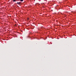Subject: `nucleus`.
Segmentation results:
<instances>
[{
	"label": "nucleus",
	"mask_w": 76,
	"mask_h": 76,
	"mask_svg": "<svg viewBox=\"0 0 76 76\" xmlns=\"http://www.w3.org/2000/svg\"><path fill=\"white\" fill-rule=\"evenodd\" d=\"M16 25V24H15V26Z\"/></svg>",
	"instance_id": "nucleus-4"
},
{
	"label": "nucleus",
	"mask_w": 76,
	"mask_h": 76,
	"mask_svg": "<svg viewBox=\"0 0 76 76\" xmlns=\"http://www.w3.org/2000/svg\"><path fill=\"white\" fill-rule=\"evenodd\" d=\"M21 3V2H17L18 4H19V5H20V4Z\"/></svg>",
	"instance_id": "nucleus-1"
},
{
	"label": "nucleus",
	"mask_w": 76,
	"mask_h": 76,
	"mask_svg": "<svg viewBox=\"0 0 76 76\" xmlns=\"http://www.w3.org/2000/svg\"><path fill=\"white\" fill-rule=\"evenodd\" d=\"M13 1H14V2L15 1H16V0H13Z\"/></svg>",
	"instance_id": "nucleus-2"
},
{
	"label": "nucleus",
	"mask_w": 76,
	"mask_h": 76,
	"mask_svg": "<svg viewBox=\"0 0 76 76\" xmlns=\"http://www.w3.org/2000/svg\"><path fill=\"white\" fill-rule=\"evenodd\" d=\"M20 1H23V0H20Z\"/></svg>",
	"instance_id": "nucleus-3"
}]
</instances>
